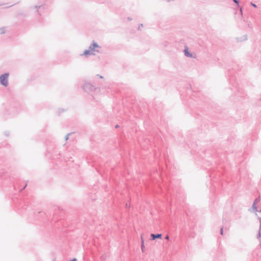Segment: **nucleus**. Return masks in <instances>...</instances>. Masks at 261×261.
<instances>
[{
  "mask_svg": "<svg viewBox=\"0 0 261 261\" xmlns=\"http://www.w3.org/2000/svg\"><path fill=\"white\" fill-rule=\"evenodd\" d=\"M118 127H119V125H115V128H117Z\"/></svg>",
  "mask_w": 261,
  "mask_h": 261,
  "instance_id": "17",
  "label": "nucleus"
},
{
  "mask_svg": "<svg viewBox=\"0 0 261 261\" xmlns=\"http://www.w3.org/2000/svg\"><path fill=\"white\" fill-rule=\"evenodd\" d=\"M220 232H221V234L222 235H223V228H221V229H220Z\"/></svg>",
  "mask_w": 261,
  "mask_h": 261,
  "instance_id": "11",
  "label": "nucleus"
},
{
  "mask_svg": "<svg viewBox=\"0 0 261 261\" xmlns=\"http://www.w3.org/2000/svg\"><path fill=\"white\" fill-rule=\"evenodd\" d=\"M144 239H143L142 236H141V249H142V250L143 252L144 251Z\"/></svg>",
  "mask_w": 261,
  "mask_h": 261,
  "instance_id": "6",
  "label": "nucleus"
},
{
  "mask_svg": "<svg viewBox=\"0 0 261 261\" xmlns=\"http://www.w3.org/2000/svg\"><path fill=\"white\" fill-rule=\"evenodd\" d=\"M259 201V199H255V200H254V202H255V204H256V203H257Z\"/></svg>",
  "mask_w": 261,
  "mask_h": 261,
  "instance_id": "12",
  "label": "nucleus"
},
{
  "mask_svg": "<svg viewBox=\"0 0 261 261\" xmlns=\"http://www.w3.org/2000/svg\"><path fill=\"white\" fill-rule=\"evenodd\" d=\"M99 46L96 43L94 42L93 43L92 48L90 47V49L88 50H86L84 51V54L85 55H87L88 54H92L95 49L97 47H98Z\"/></svg>",
  "mask_w": 261,
  "mask_h": 261,
  "instance_id": "2",
  "label": "nucleus"
},
{
  "mask_svg": "<svg viewBox=\"0 0 261 261\" xmlns=\"http://www.w3.org/2000/svg\"><path fill=\"white\" fill-rule=\"evenodd\" d=\"M143 27V24H141L139 26V29H140V27Z\"/></svg>",
  "mask_w": 261,
  "mask_h": 261,
  "instance_id": "16",
  "label": "nucleus"
},
{
  "mask_svg": "<svg viewBox=\"0 0 261 261\" xmlns=\"http://www.w3.org/2000/svg\"><path fill=\"white\" fill-rule=\"evenodd\" d=\"M9 74L8 73H5L0 76L1 83L4 86L8 85V77Z\"/></svg>",
  "mask_w": 261,
  "mask_h": 261,
  "instance_id": "1",
  "label": "nucleus"
},
{
  "mask_svg": "<svg viewBox=\"0 0 261 261\" xmlns=\"http://www.w3.org/2000/svg\"><path fill=\"white\" fill-rule=\"evenodd\" d=\"M240 11L241 12V13H242V8L240 9Z\"/></svg>",
  "mask_w": 261,
  "mask_h": 261,
  "instance_id": "19",
  "label": "nucleus"
},
{
  "mask_svg": "<svg viewBox=\"0 0 261 261\" xmlns=\"http://www.w3.org/2000/svg\"><path fill=\"white\" fill-rule=\"evenodd\" d=\"M127 19H128V20H132V18H130V17H128V18H127Z\"/></svg>",
  "mask_w": 261,
  "mask_h": 261,
  "instance_id": "18",
  "label": "nucleus"
},
{
  "mask_svg": "<svg viewBox=\"0 0 261 261\" xmlns=\"http://www.w3.org/2000/svg\"><path fill=\"white\" fill-rule=\"evenodd\" d=\"M259 220V222H260V228H261V218H258Z\"/></svg>",
  "mask_w": 261,
  "mask_h": 261,
  "instance_id": "13",
  "label": "nucleus"
},
{
  "mask_svg": "<svg viewBox=\"0 0 261 261\" xmlns=\"http://www.w3.org/2000/svg\"><path fill=\"white\" fill-rule=\"evenodd\" d=\"M251 5L252 6H253L254 8H256L257 7V6L255 4H254L253 3H251Z\"/></svg>",
  "mask_w": 261,
  "mask_h": 261,
  "instance_id": "9",
  "label": "nucleus"
},
{
  "mask_svg": "<svg viewBox=\"0 0 261 261\" xmlns=\"http://www.w3.org/2000/svg\"><path fill=\"white\" fill-rule=\"evenodd\" d=\"M253 210L254 211H255V212H258V211H257V206L256 205H255V202H253V204H252V207Z\"/></svg>",
  "mask_w": 261,
  "mask_h": 261,
  "instance_id": "7",
  "label": "nucleus"
},
{
  "mask_svg": "<svg viewBox=\"0 0 261 261\" xmlns=\"http://www.w3.org/2000/svg\"><path fill=\"white\" fill-rule=\"evenodd\" d=\"M165 239H166V240H169V236L167 235V236H166V237H165Z\"/></svg>",
  "mask_w": 261,
  "mask_h": 261,
  "instance_id": "14",
  "label": "nucleus"
},
{
  "mask_svg": "<svg viewBox=\"0 0 261 261\" xmlns=\"http://www.w3.org/2000/svg\"><path fill=\"white\" fill-rule=\"evenodd\" d=\"M151 237L152 238V240H154L156 239H161L162 237V234L158 233V234H151Z\"/></svg>",
  "mask_w": 261,
  "mask_h": 261,
  "instance_id": "3",
  "label": "nucleus"
},
{
  "mask_svg": "<svg viewBox=\"0 0 261 261\" xmlns=\"http://www.w3.org/2000/svg\"><path fill=\"white\" fill-rule=\"evenodd\" d=\"M184 53H185V55L186 57H192V55L188 51V49H185L184 50Z\"/></svg>",
  "mask_w": 261,
  "mask_h": 261,
  "instance_id": "5",
  "label": "nucleus"
},
{
  "mask_svg": "<svg viewBox=\"0 0 261 261\" xmlns=\"http://www.w3.org/2000/svg\"><path fill=\"white\" fill-rule=\"evenodd\" d=\"M233 2L236 3L238 5H239V1L238 0H232Z\"/></svg>",
  "mask_w": 261,
  "mask_h": 261,
  "instance_id": "10",
  "label": "nucleus"
},
{
  "mask_svg": "<svg viewBox=\"0 0 261 261\" xmlns=\"http://www.w3.org/2000/svg\"><path fill=\"white\" fill-rule=\"evenodd\" d=\"M247 39V36L246 35H244L242 37H238L237 40L238 42H242L246 40Z\"/></svg>",
  "mask_w": 261,
  "mask_h": 261,
  "instance_id": "4",
  "label": "nucleus"
},
{
  "mask_svg": "<svg viewBox=\"0 0 261 261\" xmlns=\"http://www.w3.org/2000/svg\"><path fill=\"white\" fill-rule=\"evenodd\" d=\"M126 207H130V205L128 204V203H126Z\"/></svg>",
  "mask_w": 261,
  "mask_h": 261,
  "instance_id": "15",
  "label": "nucleus"
},
{
  "mask_svg": "<svg viewBox=\"0 0 261 261\" xmlns=\"http://www.w3.org/2000/svg\"><path fill=\"white\" fill-rule=\"evenodd\" d=\"M261 237V234H260V230L259 229L258 231V233L257 236V239H259Z\"/></svg>",
  "mask_w": 261,
  "mask_h": 261,
  "instance_id": "8",
  "label": "nucleus"
}]
</instances>
